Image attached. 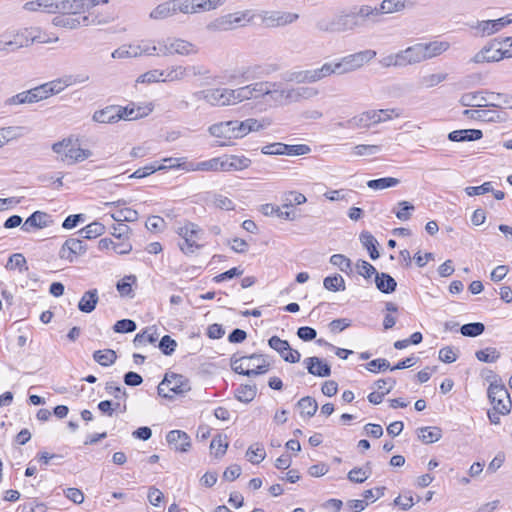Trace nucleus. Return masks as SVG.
I'll list each match as a JSON object with an SVG mask.
<instances>
[{"mask_svg": "<svg viewBox=\"0 0 512 512\" xmlns=\"http://www.w3.org/2000/svg\"><path fill=\"white\" fill-rule=\"evenodd\" d=\"M100 3L107 4L108 0H42V11L50 14L78 15L91 10Z\"/></svg>", "mask_w": 512, "mask_h": 512, "instance_id": "nucleus-1", "label": "nucleus"}, {"mask_svg": "<svg viewBox=\"0 0 512 512\" xmlns=\"http://www.w3.org/2000/svg\"><path fill=\"white\" fill-rule=\"evenodd\" d=\"M359 25L355 14H339L322 17L315 23V28L322 33H344L354 30Z\"/></svg>", "mask_w": 512, "mask_h": 512, "instance_id": "nucleus-2", "label": "nucleus"}, {"mask_svg": "<svg viewBox=\"0 0 512 512\" xmlns=\"http://www.w3.org/2000/svg\"><path fill=\"white\" fill-rule=\"evenodd\" d=\"M392 114L395 117H400L402 113L400 109L396 108L369 110L350 118L347 120V124L352 128H368L371 125L392 119Z\"/></svg>", "mask_w": 512, "mask_h": 512, "instance_id": "nucleus-3", "label": "nucleus"}, {"mask_svg": "<svg viewBox=\"0 0 512 512\" xmlns=\"http://www.w3.org/2000/svg\"><path fill=\"white\" fill-rule=\"evenodd\" d=\"M493 378L494 380L490 382L487 391L488 399L493 405L494 410H497L502 415H507L510 413L512 407L510 394L496 374H493Z\"/></svg>", "mask_w": 512, "mask_h": 512, "instance_id": "nucleus-4", "label": "nucleus"}, {"mask_svg": "<svg viewBox=\"0 0 512 512\" xmlns=\"http://www.w3.org/2000/svg\"><path fill=\"white\" fill-rule=\"evenodd\" d=\"M88 15L72 17L70 14H62L52 19V24L56 27H63L68 29H76L80 26L99 25L108 23L110 18H100L89 11Z\"/></svg>", "mask_w": 512, "mask_h": 512, "instance_id": "nucleus-5", "label": "nucleus"}, {"mask_svg": "<svg viewBox=\"0 0 512 512\" xmlns=\"http://www.w3.org/2000/svg\"><path fill=\"white\" fill-rule=\"evenodd\" d=\"M175 231L183 240V242L179 243V248L184 254H192L195 249L201 247V245L197 243L202 234V230L198 225L186 221L183 226H178Z\"/></svg>", "mask_w": 512, "mask_h": 512, "instance_id": "nucleus-6", "label": "nucleus"}, {"mask_svg": "<svg viewBox=\"0 0 512 512\" xmlns=\"http://www.w3.org/2000/svg\"><path fill=\"white\" fill-rule=\"evenodd\" d=\"M376 56V51L367 49L349 54L337 61L338 75L347 74L363 67Z\"/></svg>", "mask_w": 512, "mask_h": 512, "instance_id": "nucleus-7", "label": "nucleus"}, {"mask_svg": "<svg viewBox=\"0 0 512 512\" xmlns=\"http://www.w3.org/2000/svg\"><path fill=\"white\" fill-rule=\"evenodd\" d=\"M164 387H167L169 392L177 395L184 394L191 390L190 381L188 378L176 373L165 374L164 379L157 387L158 395H164Z\"/></svg>", "mask_w": 512, "mask_h": 512, "instance_id": "nucleus-8", "label": "nucleus"}, {"mask_svg": "<svg viewBox=\"0 0 512 512\" xmlns=\"http://www.w3.org/2000/svg\"><path fill=\"white\" fill-rule=\"evenodd\" d=\"M249 16V12H236V13H229L226 15H223L221 17L216 18L212 22H210L207 25V29L212 32H221V31H228L236 27L238 24H240L243 20H249L247 18Z\"/></svg>", "mask_w": 512, "mask_h": 512, "instance_id": "nucleus-9", "label": "nucleus"}, {"mask_svg": "<svg viewBox=\"0 0 512 512\" xmlns=\"http://www.w3.org/2000/svg\"><path fill=\"white\" fill-rule=\"evenodd\" d=\"M311 151L310 147L305 144L288 145L284 143H272L264 146L261 150L266 155H291L300 156L308 154Z\"/></svg>", "mask_w": 512, "mask_h": 512, "instance_id": "nucleus-10", "label": "nucleus"}, {"mask_svg": "<svg viewBox=\"0 0 512 512\" xmlns=\"http://www.w3.org/2000/svg\"><path fill=\"white\" fill-rule=\"evenodd\" d=\"M209 133L224 141H217L214 146H229L232 139H238L236 136V126L234 120L223 121L213 124L208 129Z\"/></svg>", "mask_w": 512, "mask_h": 512, "instance_id": "nucleus-11", "label": "nucleus"}, {"mask_svg": "<svg viewBox=\"0 0 512 512\" xmlns=\"http://www.w3.org/2000/svg\"><path fill=\"white\" fill-rule=\"evenodd\" d=\"M506 58L503 45L499 39H494L475 54L472 61L475 63L496 62Z\"/></svg>", "mask_w": 512, "mask_h": 512, "instance_id": "nucleus-12", "label": "nucleus"}, {"mask_svg": "<svg viewBox=\"0 0 512 512\" xmlns=\"http://www.w3.org/2000/svg\"><path fill=\"white\" fill-rule=\"evenodd\" d=\"M268 345L277 351L285 362L297 363L300 361V353L298 350L292 349L287 340H283L278 336H272L268 340Z\"/></svg>", "mask_w": 512, "mask_h": 512, "instance_id": "nucleus-13", "label": "nucleus"}, {"mask_svg": "<svg viewBox=\"0 0 512 512\" xmlns=\"http://www.w3.org/2000/svg\"><path fill=\"white\" fill-rule=\"evenodd\" d=\"M463 115L473 120L498 123L505 121L507 116L503 111L489 109H466Z\"/></svg>", "mask_w": 512, "mask_h": 512, "instance_id": "nucleus-14", "label": "nucleus"}, {"mask_svg": "<svg viewBox=\"0 0 512 512\" xmlns=\"http://www.w3.org/2000/svg\"><path fill=\"white\" fill-rule=\"evenodd\" d=\"M307 372L313 376L324 378L331 375V366L317 356L307 357L303 360Z\"/></svg>", "mask_w": 512, "mask_h": 512, "instance_id": "nucleus-15", "label": "nucleus"}, {"mask_svg": "<svg viewBox=\"0 0 512 512\" xmlns=\"http://www.w3.org/2000/svg\"><path fill=\"white\" fill-rule=\"evenodd\" d=\"M299 15L292 12L272 11L267 13L264 20L269 26L280 27L291 24L298 20Z\"/></svg>", "mask_w": 512, "mask_h": 512, "instance_id": "nucleus-16", "label": "nucleus"}, {"mask_svg": "<svg viewBox=\"0 0 512 512\" xmlns=\"http://www.w3.org/2000/svg\"><path fill=\"white\" fill-rule=\"evenodd\" d=\"M220 158L221 171H239L248 168L251 164V160L244 156L231 155Z\"/></svg>", "mask_w": 512, "mask_h": 512, "instance_id": "nucleus-17", "label": "nucleus"}, {"mask_svg": "<svg viewBox=\"0 0 512 512\" xmlns=\"http://www.w3.org/2000/svg\"><path fill=\"white\" fill-rule=\"evenodd\" d=\"M226 88L208 89L198 92L196 95L214 106H227Z\"/></svg>", "mask_w": 512, "mask_h": 512, "instance_id": "nucleus-18", "label": "nucleus"}, {"mask_svg": "<svg viewBox=\"0 0 512 512\" xmlns=\"http://www.w3.org/2000/svg\"><path fill=\"white\" fill-rule=\"evenodd\" d=\"M166 440L169 444H175V449L181 452H186L191 447L190 437L186 432L181 430L168 432Z\"/></svg>", "mask_w": 512, "mask_h": 512, "instance_id": "nucleus-19", "label": "nucleus"}, {"mask_svg": "<svg viewBox=\"0 0 512 512\" xmlns=\"http://www.w3.org/2000/svg\"><path fill=\"white\" fill-rule=\"evenodd\" d=\"M49 215L42 211H35L22 224L21 229L30 232L32 228H44L49 225Z\"/></svg>", "mask_w": 512, "mask_h": 512, "instance_id": "nucleus-20", "label": "nucleus"}, {"mask_svg": "<svg viewBox=\"0 0 512 512\" xmlns=\"http://www.w3.org/2000/svg\"><path fill=\"white\" fill-rule=\"evenodd\" d=\"M471 28L476 30L477 35L484 37L500 31L503 28V26L499 18L496 20L477 21L475 25L471 26Z\"/></svg>", "mask_w": 512, "mask_h": 512, "instance_id": "nucleus-21", "label": "nucleus"}, {"mask_svg": "<svg viewBox=\"0 0 512 512\" xmlns=\"http://www.w3.org/2000/svg\"><path fill=\"white\" fill-rule=\"evenodd\" d=\"M264 75V70L259 65H252L242 67L237 71V74L230 76V79L239 80V82H248Z\"/></svg>", "mask_w": 512, "mask_h": 512, "instance_id": "nucleus-22", "label": "nucleus"}, {"mask_svg": "<svg viewBox=\"0 0 512 512\" xmlns=\"http://www.w3.org/2000/svg\"><path fill=\"white\" fill-rule=\"evenodd\" d=\"M483 137L480 129H461L454 130L448 134V139L452 142L476 141Z\"/></svg>", "mask_w": 512, "mask_h": 512, "instance_id": "nucleus-23", "label": "nucleus"}, {"mask_svg": "<svg viewBox=\"0 0 512 512\" xmlns=\"http://www.w3.org/2000/svg\"><path fill=\"white\" fill-rule=\"evenodd\" d=\"M92 118L98 123H115L121 120V115L117 113V105H111L95 111Z\"/></svg>", "mask_w": 512, "mask_h": 512, "instance_id": "nucleus-24", "label": "nucleus"}, {"mask_svg": "<svg viewBox=\"0 0 512 512\" xmlns=\"http://www.w3.org/2000/svg\"><path fill=\"white\" fill-rule=\"evenodd\" d=\"M483 93V91L464 93L459 103L464 107H490L487 98L482 96Z\"/></svg>", "mask_w": 512, "mask_h": 512, "instance_id": "nucleus-25", "label": "nucleus"}, {"mask_svg": "<svg viewBox=\"0 0 512 512\" xmlns=\"http://www.w3.org/2000/svg\"><path fill=\"white\" fill-rule=\"evenodd\" d=\"M99 296L97 289L86 291L78 303V309L83 313H91L95 310Z\"/></svg>", "mask_w": 512, "mask_h": 512, "instance_id": "nucleus-26", "label": "nucleus"}, {"mask_svg": "<svg viewBox=\"0 0 512 512\" xmlns=\"http://www.w3.org/2000/svg\"><path fill=\"white\" fill-rule=\"evenodd\" d=\"M375 284L377 289L384 294L393 293L397 287L396 280L391 275L384 272L376 273Z\"/></svg>", "mask_w": 512, "mask_h": 512, "instance_id": "nucleus-27", "label": "nucleus"}, {"mask_svg": "<svg viewBox=\"0 0 512 512\" xmlns=\"http://www.w3.org/2000/svg\"><path fill=\"white\" fill-rule=\"evenodd\" d=\"M372 473L371 462H367L364 467H355L350 470L347 474V478L352 483H363L365 482Z\"/></svg>", "mask_w": 512, "mask_h": 512, "instance_id": "nucleus-28", "label": "nucleus"}, {"mask_svg": "<svg viewBox=\"0 0 512 512\" xmlns=\"http://www.w3.org/2000/svg\"><path fill=\"white\" fill-rule=\"evenodd\" d=\"M425 59H431L448 50L449 43L445 41H433L429 43H422Z\"/></svg>", "mask_w": 512, "mask_h": 512, "instance_id": "nucleus-29", "label": "nucleus"}, {"mask_svg": "<svg viewBox=\"0 0 512 512\" xmlns=\"http://www.w3.org/2000/svg\"><path fill=\"white\" fill-rule=\"evenodd\" d=\"M418 437L425 444L437 442L442 437L439 427H421L418 429Z\"/></svg>", "mask_w": 512, "mask_h": 512, "instance_id": "nucleus-30", "label": "nucleus"}, {"mask_svg": "<svg viewBox=\"0 0 512 512\" xmlns=\"http://www.w3.org/2000/svg\"><path fill=\"white\" fill-rule=\"evenodd\" d=\"M360 241L362 245L368 250L369 256L372 260H376L379 258L380 254L376 247V245L378 244L377 240L370 232L363 231L360 234Z\"/></svg>", "mask_w": 512, "mask_h": 512, "instance_id": "nucleus-31", "label": "nucleus"}, {"mask_svg": "<svg viewBox=\"0 0 512 512\" xmlns=\"http://www.w3.org/2000/svg\"><path fill=\"white\" fill-rule=\"evenodd\" d=\"M260 211L265 216H276L285 220H294L295 214L290 211H283L279 206L273 204H264L261 206Z\"/></svg>", "mask_w": 512, "mask_h": 512, "instance_id": "nucleus-32", "label": "nucleus"}, {"mask_svg": "<svg viewBox=\"0 0 512 512\" xmlns=\"http://www.w3.org/2000/svg\"><path fill=\"white\" fill-rule=\"evenodd\" d=\"M256 393V385L241 384L235 392V397L240 402L249 403L255 398Z\"/></svg>", "mask_w": 512, "mask_h": 512, "instance_id": "nucleus-33", "label": "nucleus"}, {"mask_svg": "<svg viewBox=\"0 0 512 512\" xmlns=\"http://www.w3.org/2000/svg\"><path fill=\"white\" fill-rule=\"evenodd\" d=\"M175 14L172 1L159 4L150 12V18L153 20H162Z\"/></svg>", "mask_w": 512, "mask_h": 512, "instance_id": "nucleus-34", "label": "nucleus"}, {"mask_svg": "<svg viewBox=\"0 0 512 512\" xmlns=\"http://www.w3.org/2000/svg\"><path fill=\"white\" fill-rule=\"evenodd\" d=\"M171 47L173 48V54L190 55L196 54L198 51L194 44L183 39L172 40Z\"/></svg>", "mask_w": 512, "mask_h": 512, "instance_id": "nucleus-35", "label": "nucleus"}, {"mask_svg": "<svg viewBox=\"0 0 512 512\" xmlns=\"http://www.w3.org/2000/svg\"><path fill=\"white\" fill-rule=\"evenodd\" d=\"M105 232V226L100 222H92L78 231L82 239H93Z\"/></svg>", "mask_w": 512, "mask_h": 512, "instance_id": "nucleus-36", "label": "nucleus"}, {"mask_svg": "<svg viewBox=\"0 0 512 512\" xmlns=\"http://www.w3.org/2000/svg\"><path fill=\"white\" fill-rule=\"evenodd\" d=\"M400 183L398 178L394 177H383L379 179H372L367 181V187L372 190H383L391 187H395Z\"/></svg>", "mask_w": 512, "mask_h": 512, "instance_id": "nucleus-37", "label": "nucleus"}, {"mask_svg": "<svg viewBox=\"0 0 512 512\" xmlns=\"http://www.w3.org/2000/svg\"><path fill=\"white\" fill-rule=\"evenodd\" d=\"M93 358L101 366L107 367L116 361L117 354L112 349L97 350L93 353Z\"/></svg>", "mask_w": 512, "mask_h": 512, "instance_id": "nucleus-38", "label": "nucleus"}, {"mask_svg": "<svg viewBox=\"0 0 512 512\" xmlns=\"http://www.w3.org/2000/svg\"><path fill=\"white\" fill-rule=\"evenodd\" d=\"M297 406L300 408L301 414L309 418L314 416L318 409L317 401L310 396L301 398L298 401Z\"/></svg>", "mask_w": 512, "mask_h": 512, "instance_id": "nucleus-39", "label": "nucleus"}, {"mask_svg": "<svg viewBox=\"0 0 512 512\" xmlns=\"http://www.w3.org/2000/svg\"><path fill=\"white\" fill-rule=\"evenodd\" d=\"M323 286L325 289L333 292L344 291L346 289L345 280L340 274L325 277Z\"/></svg>", "mask_w": 512, "mask_h": 512, "instance_id": "nucleus-40", "label": "nucleus"}, {"mask_svg": "<svg viewBox=\"0 0 512 512\" xmlns=\"http://www.w3.org/2000/svg\"><path fill=\"white\" fill-rule=\"evenodd\" d=\"M246 457L252 464H259L265 459L266 452L261 444L255 443L247 449Z\"/></svg>", "mask_w": 512, "mask_h": 512, "instance_id": "nucleus-41", "label": "nucleus"}, {"mask_svg": "<svg viewBox=\"0 0 512 512\" xmlns=\"http://www.w3.org/2000/svg\"><path fill=\"white\" fill-rule=\"evenodd\" d=\"M460 333L465 337H477L485 331V325L481 322H471L459 328Z\"/></svg>", "mask_w": 512, "mask_h": 512, "instance_id": "nucleus-42", "label": "nucleus"}, {"mask_svg": "<svg viewBox=\"0 0 512 512\" xmlns=\"http://www.w3.org/2000/svg\"><path fill=\"white\" fill-rule=\"evenodd\" d=\"M164 78L163 82H173L180 81L185 79V69L184 66L175 65L168 67L166 70H163Z\"/></svg>", "mask_w": 512, "mask_h": 512, "instance_id": "nucleus-43", "label": "nucleus"}, {"mask_svg": "<svg viewBox=\"0 0 512 512\" xmlns=\"http://www.w3.org/2000/svg\"><path fill=\"white\" fill-rule=\"evenodd\" d=\"M422 43H417L405 49V54L408 57L410 65L425 61V55L423 52Z\"/></svg>", "mask_w": 512, "mask_h": 512, "instance_id": "nucleus-44", "label": "nucleus"}, {"mask_svg": "<svg viewBox=\"0 0 512 512\" xmlns=\"http://www.w3.org/2000/svg\"><path fill=\"white\" fill-rule=\"evenodd\" d=\"M226 436H222L220 434L216 435L210 444V449L216 458L222 457L228 448V442L226 440Z\"/></svg>", "mask_w": 512, "mask_h": 512, "instance_id": "nucleus-45", "label": "nucleus"}, {"mask_svg": "<svg viewBox=\"0 0 512 512\" xmlns=\"http://www.w3.org/2000/svg\"><path fill=\"white\" fill-rule=\"evenodd\" d=\"M111 217L116 222L126 223L138 220L139 214L136 210L131 208H124L116 213H112Z\"/></svg>", "mask_w": 512, "mask_h": 512, "instance_id": "nucleus-46", "label": "nucleus"}, {"mask_svg": "<svg viewBox=\"0 0 512 512\" xmlns=\"http://www.w3.org/2000/svg\"><path fill=\"white\" fill-rule=\"evenodd\" d=\"M475 356L481 362L494 363L500 358V352L496 348L487 347L476 351Z\"/></svg>", "mask_w": 512, "mask_h": 512, "instance_id": "nucleus-47", "label": "nucleus"}, {"mask_svg": "<svg viewBox=\"0 0 512 512\" xmlns=\"http://www.w3.org/2000/svg\"><path fill=\"white\" fill-rule=\"evenodd\" d=\"M406 7V0H383L380 5V14L399 12Z\"/></svg>", "mask_w": 512, "mask_h": 512, "instance_id": "nucleus-48", "label": "nucleus"}, {"mask_svg": "<svg viewBox=\"0 0 512 512\" xmlns=\"http://www.w3.org/2000/svg\"><path fill=\"white\" fill-rule=\"evenodd\" d=\"M318 94V91L310 87H301L297 90H287L286 99L297 101L300 98H311Z\"/></svg>", "mask_w": 512, "mask_h": 512, "instance_id": "nucleus-49", "label": "nucleus"}, {"mask_svg": "<svg viewBox=\"0 0 512 512\" xmlns=\"http://www.w3.org/2000/svg\"><path fill=\"white\" fill-rule=\"evenodd\" d=\"M297 83H314L317 82L315 70H304L293 72L289 78Z\"/></svg>", "mask_w": 512, "mask_h": 512, "instance_id": "nucleus-50", "label": "nucleus"}, {"mask_svg": "<svg viewBox=\"0 0 512 512\" xmlns=\"http://www.w3.org/2000/svg\"><path fill=\"white\" fill-rule=\"evenodd\" d=\"M70 80L71 79L69 77H67V75H65L61 78L47 82L46 85L48 86V92L50 93V95H55V94L60 93L66 87L69 86Z\"/></svg>", "mask_w": 512, "mask_h": 512, "instance_id": "nucleus-51", "label": "nucleus"}, {"mask_svg": "<svg viewBox=\"0 0 512 512\" xmlns=\"http://www.w3.org/2000/svg\"><path fill=\"white\" fill-rule=\"evenodd\" d=\"M397 205L399 209H393V212L395 213L396 217L402 221L410 219L411 213L415 209L414 205L408 201H400L398 202Z\"/></svg>", "mask_w": 512, "mask_h": 512, "instance_id": "nucleus-52", "label": "nucleus"}, {"mask_svg": "<svg viewBox=\"0 0 512 512\" xmlns=\"http://www.w3.org/2000/svg\"><path fill=\"white\" fill-rule=\"evenodd\" d=\"M167 169V166L157 165L156 163L149 164L145 167L137 169L135 172H133L129 178H144L146 176H149L157 171L165 170Z\"/></svg>", "mask_w": 512, "mask_h": 512, "instance_id": "nucleus-53", "label": "nucleus"}, {"mask_svg": "<svg viewBox=\"0 0 512 512\" xmlns=\"http://www.w3.org/2000/svg\"><path fill=\"white\" fill-rule=\"evenodd\" d=\"M448 74L436 73L421 77L420 84L425 88H432L447 79Z\"/></svg>", "mask_w": 512, "mask_h": 512, "instance_id": "nucleus-54", "label": "nucleus"}, {"mask_svg": "<svg viewBox=\"0 0 512 512\" xmlns=\"http://www.w3.org/2000/svg\"><path fill=\"white\" fill-rule=\"evenodd\" d=\"M6 268L10 270L18 268L20 271L28 270L26 259L21 253L11 255L6 264Z\"/></svg>", "mask_w": 512, "mask_h": 512, "instance_id": "nucleus-55", "label": "nucleus"}, {"mask_svg": "<svg viewBox=\"0 0 512 512\" xmlns=\"http://www.w3.org/2000/svg\"><path fill=\"white\" fill-rule=\"evenodd\" d=\"M68 244L70 245L71 256L75 260L78 256L83 255L87 250V245L79 238H68Z\"/></svg>", "mask_w": 512, "mask_h": 512, "instance_id": "nucleus-56", "label": "nucleus"}, {"mask_svg": "<svg viewBox=\"0 0 512 512\" xmlns=\"http://www.w3.org/2000/svg\"><path fill=\"white\" fill-rule=\"evenodd\" d=\"M491 96L501 99L500 102H490V107L512 109V94L486 92Z\"/></svg>", "mask_w": 512, "mask_h": 512, "instance_id": "nucleus-57", "label": "nucleus"}, {"mask_svg": "<svg viewBox=\"0 0 512 512\" xmlns=\"http://www.w3.org/2000/svg\"><path fill=\"white\" fill-rule=\"evenodd\" d=\"M269 81L256 82L253 84H249V88L252 94V98H260L268 96V88L270 87Z\"/></svg>", "mask_w": 512, "mask_h": 512, "instance_id": "nucleus-58", "label": "nucleus"}, {"mask_svg": "<svg viewBox=\"0 0 512 512\" xmlns=\"http://www.w3.org/2000/svg\"><path fill=\"white\" fill-rule=\"evenodd\" d=\"M330 263L334 266H337L344 273H348L349 271H351V261L345 255H332L330 257Z\"/></svg>", "mask_w": 512, "mask_h": 512, "instance_id": "nucleus-59", "label": "nucleus"}, {"mask_svg": "<svg viewBox=\"0 0 512 512\" xmlns=\"http://www.w3.org/2000/svg\"><path fill=\"white\" fill-rule=\"evenodd\" d=\"M158 347L164 355L170 356L175 352L177 342L169 335H164L159 341Z\"/></svg>", "mask_w": 512, "mask_h": 512, "instance_id": "nucleus-60", "label": "nucleus"}, {"mask_svg": "<svg viewBox=\"0 0 512 512\" xmlns=\"http://www.w3.org/2000/svg\"><path fill=\"white\" fill-rule=\"evenodd\" d=\"M136 328L137 325L135 321L131 319L118 320L113 326V330L116 333H131L134 332Z\"/></svg>", "mask_w": 512, "mask_h": 512, "instance_id": "nucleus-61", "label": "nucleus"}, {"mask_svg": "<svg viewBox=\"0 0 512 512\" xmlns=\"http://www.w3.org/2000/svg\"><path fill=\"white\" fill-rule=\"evenodd\" d=\"M317 81L328 77L332 74L338 75L337 63H324L320 68L314 69Z\"/></svg>", "mask_w": 512, "mask_h": 512, "instance_id": "nucleus-62", "label": "nucleus"}, {"mask_svg": "<svg viewBox=\"0 0 512 512\" xmlns=\"http://www.w3.org/2000/svg\"><path fill=\"white\" fill-rule=\"evenodd\" d=\"M138 49L136 46H122L113 51L112 57L115 59L137 57Z\"/></svg>", "mask_w": 512, "mask_h": 512, "instance_id": "nucleus-63", "label": "nucleus"}, {"mask_svg": "<svg viewBox=\"0 0 512 512\" xmlns=\"http://www.w3.org/2000/svg\"><path fill=\"white\" fill-rule=\"evenodd\" d=\"M365 368L372 373H377L379 371L390 369L391 367L388 360L384 358H378L365 364Z\"/></svg>", "mask_w": 512, "mask_h": 512, "instance_id": "nucleus-64", "label": "nucleus"}]
</instances>
